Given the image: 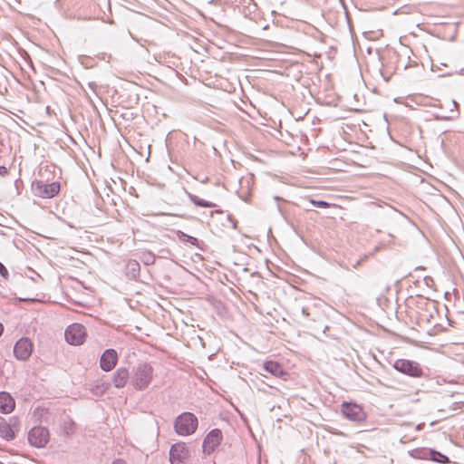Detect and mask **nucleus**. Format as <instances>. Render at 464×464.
I'll return each mask as SVG.
<instances>
[{"label": "nucleus", "instance_id": "nucleus-1", "mask_svg": "<svg viewBox=\"0 0 464 464\" xmlns=\"http://www.w3.org/2000/svg\"><path fill=\"white\" fill-rule=\"evenodd\" d=\"M154 370L149 362H139L133 367L130 375L131 385L138 391H143L149 387L153 379Z\"/></svg>", "mask_w": 464, "mask_h": 464}, {"label": "nucleus", "instance_id": "nucleus-2", "mask_svg": "<svg viewBox=\"0 0 464 464\" xmlns=\"http://www.w3.org/2000/svg\"><path fill=\"white\" fill-rule=\"evenodd\" d=\"M198 424V418L193 413L183 412L176 418L174 429L179 435L188 436L196 431Z\"/></svg>", "mask_w": 464, "mask_h": 464}, {"label": "nucleus", "instance_id": "nucleus-3", "mask_svg": "<svg viewBox=\"0 0 464 464\" xmlns=\"http://www.w3.org/2000/svg\"><path fill=\"white\" fill-rule=\"evenodd\" d=\"M61 186L57 181L45 183L43 180H34L32 183V191L34 196L43 198H52L60 191Z\"/></svg>", "mask_w": 464, "mask_h": 464}, {"label": "nucleus", "instance_id": "nucleus-4", "mask_svg": "<svg viewBox=\"0 0 464 464\" xmlns=\"http://www.w3.org/2000/svg\"><path fill=\"white\" fill-rule=\"evenodd\" d=\"M393 368L399 372L412 378H420L424 375L420 364L415 361L397 359L393 363Z\"/></svg>", "mask_w": 464, "mask_h": 464}, {"label": "nucleus", "instance_id": "nucleus-5", "mask_svg": "<svg viewBox=\"0 0 464 464\" xmlns=\"http://www.w3.org/2000/svg\"><path fill=\"white\" fill-rule=\"evenodd\" d=\"M50 440V433L47 428L35 426L28 432V441L31 446L44 448Z\"/></svg>", "mask_w": 464, "mask_h": 464}, {"label": "nucleus", "instance_id": "nucleus-6", "mask_svg": "<svg viewBox=\"0 0 464 464\" xmlns=\"http://www.w3.org/2000/svg\"><path fill=\"white\" fill-rule=\"evenodd\" d=\"M64 337L68 343L80 345L84 342L86 337L85 327L80 324H70L64 332Z\"/></svg>", "mask_w": 464, "mask_h": 464}, {"label": "nucleus", "instance_id": "nucleus-7", "mask_svg": "<svg viewBox=\"0 0 464 464\" xmlns=\"http://www.w3.org/2000/svg\"><path fill=\"white\" fill-rule=\"evenodd\" d=\"M342 412L348 420L361 423L365 420L366 413L363 409L354 402H343Z\"/></svg>", "mask_w": 464, "mask_h": 464}, {"label": "nucleus", "instance_id": "nucleus-8", "mask_svg": "<svg viewBox=\"0 0 464 464\" xmlns=\"http://www.w3.org/2000/svg\"><path fill=\"white\" fill-rule=\"evenodd\" d=\"M33 344L28 338L19 339L14 347V354L19 361H26L32 354Z\"/></svg>", "mask_w": 464, "mask_h": 464}, {"label": "nucleus", "instance_id": "nucleus-9", "mask_svg": "<svg viewBox=\"0 0 464 464\" xmlns=\"http://www.w3.org/2000/svg\"><path fill=\"white\" fill-rule=\"evenodd\" d=\"M222 432L219 429L211 430L203 440V449L207 453H211L221 442Z\"/></svg>", "mask_w": 464, "mask_h": 464}, {"label": "nucleus", "instance_id": "nucleus-10", "mask_svg": "<svg viewBox=\"0 0 464 464\" xmlns=\"http://www.w3.org/2000/svg\"><path fill=\"white\" fill-rule=\"evenodd\" d=\"M118 362V353L114 349L105 350L100 359V367L104 372H111Z\"/></svg>", "mask_w": 464, "mask_h": 464}, {"label": "nucleus", "instance_id": "nucleus-11", "mask_svg": "<svg viewBox=\"0 0 464 464\" xmlns=\"http://www.w3.org/2000/svg\"><path fill=\"white\" fill-rule=\"evenodd\" d=\"M188 454L185 443H176L169 450V461L171 464H182Z\"/></svg>", "mask_w": 464, "mask_h": 464}, {"label": "nucleus", "instance_id": "nucleus-12", "mask_svg": "<svg viewBox=\"0 0 464 464\" xmlns=\"http://www.w3.org/2000/svg\"><path fill=\"white\" fill-rule=\"evenodd\" d=\"M130 378L129 370L125 367H120L112 375L113 385L118 389L123 388Z\"/></svg>", "mask_w": 464, "mask_h": 464}, {"label": "nucleus", "instance_id": "nucleus-13", "mask_svg": "<svg viewBox=\"0 0 464 464\" xmlns=\"http://www.w3.org/2000/svg\"><path fill=\"white\" fill-rule=\"evenodd\" d=\"M15 407L14 399L6 392H0V412L11 413Z\"/></svg>", "mask_w": 464, "mask_h": 464}, {"label": "nucleus", "instance_id": "nucleus-14", "mask_svg": "<svg viewBox=\"0 0 464 464\" xmlns=\"http://www.w3.org/2000/svg\"><path fill=\"white\" fill-rule=\"evenodd\" d=\"M264 370L276 377H283L287 374L279 362L273 361L266 362L264 363Z\"/></svg>", "mask_w": 464, "mask_h": 464}, {"label": "nucleus", "instance_id": "nucleus-15", "mask_svg": "<svg viewBox=\"0 0 464 464\" xmlns=\"http://www.w3.org/2000/svg\"><path fill=\"white\" fill-rule=\"evenodd\" d=\"M0 437L7 441L13 440L15 437L14 430L3 417H0Z\"/></svg>", "mask_w": 464, "mask_h": 464}, {"label": "nucleus", "instance_id": "nucleus-16", "mask_svg": "<svg viewBox=\"0 0 464 464\" xmlns=\"http://www.w3.org/2000/svg\"><path fill=\"white\" fill-rule=\"evenodd\" d=\"M140 266L136 260H129L126 264V275L129 278L136 280L140 276Z\"/></svg>", "mask_w": 464, "mask_h": 464}, {"label": "nucleus", "instance_id": "nucleus-17", "mask_svg": "<svg viewBox=\"0 0 464 464\" xmlns=\"http://www.w3.org/2000/svg\"><path fill=\"white\" fill-rule=\"evenodd\" d=\"M186 194L188 196V198H189V200L197 207H200V208H215L217 205L213 202H210V201H208V200H205V199H202L200 198H198V196L188 192V191H186Z\"/></svg>", "mask_w": 464, "mask_h": 464}, {"label": "nucleus", "instance_id": "nucleus-18", "mask_svg": "<svg viewBox=\"0 0 464 464\" xmlns=\"http://www.w3.org/2000/svg\"><path fill=\"white\" fill-rule=\"evenodd\" d=\"M295 315L299 319L315 321V318L312 316L311 309L308 306L295 307Z\"/></svg>", "mask_w": 464, "mask_h": 464}, {"label": "nucleus", "instance_id": "nucleus-19", "mask_svg": "<svg viewBox=\"0 0 464 464\" xmlns=\"http://www.w3.org/2000/svg\"><path fill=\"white\" fill-rule=\"evenodd\" d=\"M177 235L180 241L189 243V244L200 248L199 240L197 237L189 236L183 231H178Z\"/></svg>", "mask_w": 464, "mask_h": 464}, {"label": "nucleus", "instance_id": "nucleus-20", "mask_svg": "<svg viewBox=\"0 0 464 464\" xmlns=\"http://www.w3.org/2000/svg\"><path fill=\"white\" fill-rule=\"evenodd\" d=\"M428 454L430 455V459L436 462L440 463H448L450 462L449 458L440 452H438L436 450H430Z\"/></svg>", "mask_w": 464, "mask_h": 464}, {"label": "nucleus", "instance_id": "nucleus-21", "mask_svg": "<svg viewBox=\"0 0 464 464\" xmlns=\"http://www.w3.org/2000/svg\"><path fill=\"white\" fill-rule=\"evenodd\" d=\"M450 104L454 108V109H450V115L442 116L441 119L449 121V120L456 119L459 116V112H458L459 104L455 101H451Z\"/></svg>", "mask_w": 464, "mask_h": 464}, {"label": "nucleus", "instance_id": "nucleus-22", "mask_svg": "<svg viewBox=\"0 0 464 464\" xmlns=\"http://www.w3.org/2000/svg\"><path fill=\"white\" fill-rule=\"evenodd\" d=\"M310 204L314 207L320 208H327L331 206L330 203L324 201V200H315V199H310Z\"/></svg>", "mask_w": 464, "mask_h": 464}, {"label": "nucleus", "instance_id": "nucleus-23", "mask_svg": "<svg viewBox=\"0 0 464 464\" xmlns=\"http://www.w3.org/2000/svg\"><path fill=\"white\" fill-rule=\"evenodd\" d=\"M154 262H155V256L154 255H152L151 253L144 255L143 263L145 265H147V266L152 265V264H154Z\"/></svg>", "mask_w": 464, "mask_h": 464}, {"label": "nucleus", "instance_id": "nucleus-24", "mask_svg": "<svg viewBox=\"0 0 464 464\" xmlns=\"http://www.w3.org/2000/svg\"><path fill=\"white\" fill-rule=\"evenodd\" d=\"M0 275L4 278H7L8 276V270L6 267L0 262Z\"/></svg>", "mask_w": 464, "mask_h": 464}, {"label": "nucleus", "instance_id": "nucleus-25", "mask_svg": "<svg viewBox=\"0 0 464 464\" xmlns=\"http://www.w3.org/2000/svg\"><path fill=\"white\" fill-rule=\"evenodd\" d=\"M7 173H8V169H7V168H6V167H5V166H1V167H0V174H1L2 176H5Z\"/></svg>", "mask_w": 464, "mask_h": 464}, {"label": "nucleus", "instance_id": "nucleus-26", "mask_svg": "<svg viewBox=\"0 0 464 464\" xmlns=\"http://www.w3.org/2000/svg\"><path fill=\"white\" fill-rule=\"evenodd\" d=\"M111 464H126V461L121 459H115L114 461H112Z\"/></svg>", "mask_w": 464, "mask_h": 464}, {"label": "nucleus", "instance_id": "nucleus-27", "mask_svg": "<svg viewBox=\"0 0 464 464\" xmlns=\"http://www.w3.org/2000/svg\"><path fill=\"white\" fill-rule=\"evenodd\" d=\"M65 432L67 435H70L72 432V427H65Z\"/></svg>", "mask_w": 464, "mask_h": 464}, {"label": "nucleus", "instance_id": "nucleus-28", "mask_svg": "<svg viewBox=\"0 0 464 464\" xmlns=\"http://www.w3.org/2000/svg\"><path fill=\"white\" fill-rule=\"evenodd\" d=\"M4 332V325L0 323V336L2 335Z\"/></svg>", "mask_w": 464, "mask_h": 464}, {"label": "nucleus", "instance_id": "nucleus-29", "mask_svg": "<svg viewBox=\"0 0 464 464\" xmlns=\"http://www.w3.org/2000/svg\"><path fill=\"white\" fill-rule=\"evenodd\" d=\"M362 263V260H358L356 264L353 265L354 267H357Z\"/></svg>", "mask_w": 464, "mask_h": 464}, {"label": "nucleus", "instance_id": "nucleus-30", "mask_svg": "<svg viewBox=\"0 0 464 464\" xmlns=\"http://www.w3.org/2000/svg\"><path fill=\"white\" fill-rule=\"evenodd\" d=\"M461 74L464 75V69L461 70Z\"/></svg>", "mask_w": 464, "mask_h": 464}, {"label": "nucleus", "instance_id": "nucleus-31", "mask_svg": "<svg viewBox=\"0 0 464 464\" xmlns=\"http://www.w3.org/2000/svg\"><path fill=\"white\" fill-rule=\"evenodd\" d=\"M0 464H4V463L0 461Z\"/></svg>", "mask_w": 464, "mask_h": 464}]
</instances>
